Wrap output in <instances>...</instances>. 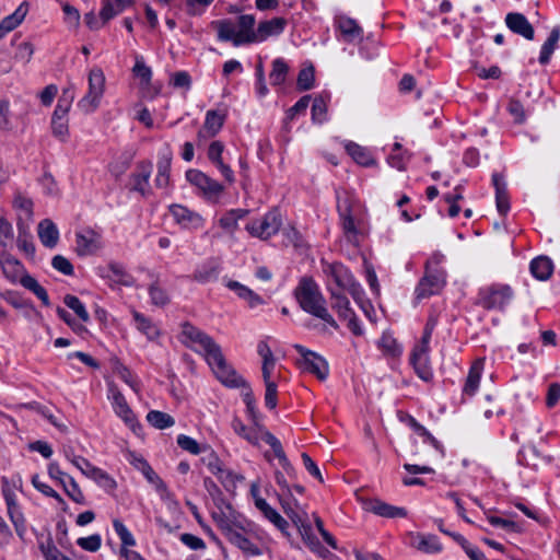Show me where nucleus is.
<instances>
[{
    "instance_id": "obj_1",
    "label": "nucleus",
    "mask_w": 560,
    "mask_h": 560,
    "mask_svg": "<svg viewBox=\"0 0 560 560\" xmlns=\"http://www.w3.org/2000/svg\"><path fill=\"white\" fill-rule=\"evenodd\" d=\"M182 335L188 347L205 355L213 374L223 385L229 387L245 385V381L228 364L220 346L209 335L188 323L183 325Z\"/></svg>"
},
{
    "instance_id": "obj_2",
    "label": "nucleus",
    "mask_w": 560,
    "mask_h": 560,
    "mask_svg": "<svg viewBox=\"0 0 560 560\" xmlns=\"http://www.w3.org/2000/svg\"><path fill=\"white\" fill-rule=\"evenodd\" d=\"M295 298L300 306L315 317L320 318L332 328L337 329L338 324L329 314L326 301L322 295L318 285L311 278H303L295 289Z\"/></svg>"
},
{
    "instance_id": "obj_3",
    "label": "nucleus",
    "mask_w": 560,
    "mask_h": 560,
    "mask_svg": "<svg viewBox=\"0 0 560 560\" xmlns=\"http://www.w3.org/2000/svg\"><path fill=\"white\" fill-rule=\"evenodd\" d=\"M253 427H247L243 421H241L238 418H234L232 421V428L233 431L246 440L248 443H250L254 446H259V442L262 440L266 443H268L271 448L273 450V453L276 457L279 459V463L281 467L290 474L293 468L287 458L284 451L282 448V445L280 441L271 434L267 429H265L262 425L258 423V420L256 422H253Z\"/></svg>"
},
{
    "instance_id": "obj_4",
    "label": "nucleus",
    "mask_w": 560,
    "mask_h": 560,
    "mask_svg": "<svg viewBox=\"0 0 560 560\" xmlns=\"http://www.w3.org/2000/svg\"><path fill=\"white\" fill-rule=\"evenodd\" d=\"M0 266L4 277L12 283H20L33 292L44 305L49 306V298L46 290L38 281L28 275L20 260L10 254V250H1Z\"/></svg>"
},
{
    "instance_id": "obj_5",
    "label": "nucleus",
    "mask_w": 560,
    "mask_h": 560,
    "mask_svg": "<svg viewBox=\"0 0 560 560\" xmlns=\"http://www.w3.org/2000/svg\"><path fill=\"white\" fill-rule=\"evenodd\" d=\"M255 23L256 20L254 15L244 14L238 18L236 24L232 21L223 20L213 22V26L218 31L220 40L232 42L234 46H241L255 43V40L246 39L250 34H255Z\"/></svg>"
},
{
    "instance_id": "obj_6",
    "label": "nucleus",
    "mask_w": 560,
    "mask_h": 560,
    "mask_svg": "<svg viewBox=\"0 0 560 560\" xmlns=\"http://www.w3.org/2000/svg\"><path fill=\"white\" fill-rule=\"evenodd\" d=\"M335 283L343 290H347L354 301L360 305L364 314L372 320L373 307L369 302L363 300V290L361 285L354 280L351 272L341 264H330L324 270Z\"/></svg>"
},
{
    "instance_id": "obj_7",
    "label": "nucleus",
    "mask_w": 560,
    "mask_h": 560,
    "mask_svg": "<svg viewBox=\"0 0 560 560\" xmlns=\"http://www.w3.org/2000/svg\"><path fill=\"white\" fill-rule=\"evenodd\" d=\"M106 78L104 71L95 66L88 72V91L78 102V107L85 114L94 113L105 93Z\"/></svg>"
},
{
    "instance_id": "obj_8",
    "label": "nucleus",
    "mask_w": 560,
    "mask_h": 560,
    "mask_svg": "<svg viewBox=\"0 0 560 560\" xmlns=\"http://www.w3.org/2000/svg\"><path fill=\"white\" fill-rule=\"evenodd\" d=\"M282 224L281 214L277 209H271L262 217L249 221L245 230L253 236L260 240H268L277 234Z\"/></svg>"
},
{
    "instance_id": "obj_9",
    "label": "nucleus",
    "mask_w": 560,
    "mask_h": 560,
    "mask_svg": "<svg viewBox=\"0 0 560 560\" xmlns=\"http://www.w3.org/2000/svg\"><path fill=\"white\" fill-rule=\"evenodd\" d=\"M512 289L506 284H492L480 290L479 304L487 310H502L512 300Z\"/></svg>"
},
{
    "instance_id": "obj_10",
    "label": "nucleus",
    "mask_w": 560,
    "mask_h": 560,
    "mask_svg": "<svg viewBox=\"0 0 560 560\" xmlns=\"http://www.w3.org/2000/svg\"><path fill=\"white\" fill-rule=\"evenodd\" d=\"M441 256L434 255L427 265V273L417 288V298H428L439 293L445 284V275L442 270H431L432 264H439Z\"/></svg>"
},
{
    "instance_id": "obj_11",
    "label": "nucleus",
    "mask_w": 560,
    "mask_h": 560,
    "mask_svg": "<svg viewBox=\"0 0 560 560\" xmlns=\"http://www.w3.org/2000/svg\"><path fill=\"white\" fill-rule=\"evenodd\" d=\"M186 179L208 200L218 201L224 191L223 185L199 170H188Z\"/></svg>"
},
{
    "instance_id": "obj_12",
    "label": "nucleus",
    "mask_w": 560,
    "mask_h": 560,
    "mask_svg": "<svg viewBox=\"0 0 560 560\" xmlns=\"http://www.w3.org/2000/svg\"><path fill=\"white\" fill-rule=\"evenodd\" d=\"M66 95L67 91H65L63 95L59 98L56 109L51 117L52 133L60 141H66L69 136L68 113L73 101L72 94H70L68 97Z\"/></svg>"
},
{
    "instance_id": "obj_13",
    "label": "nucleus",
    "mask_w": 560,
    "mask_h": 560,
    "mask_svg": "<svg viewBox=\"0 0 560 560\" xmlns=\"http://www.w3.org/2000/svg\"><path fill=\"white\" fill-rule=\"evenodd\" d=\"M294 349L301 355L299 365L304 372L314 374L320 381L327 378L329 368L324 358L313 351L307 350L301 345H295Z\"/></svg>"
},
{
    "instance_id": "obj_14",
    "label": "nucleus",
    "mask_w": 560,
    "mask_h": 560,
    "mask_svg": "<svg viewBox=\"0 0 560 560\" xmlns=\"http://www.w3.org/2000/svg\"><path fill=\"white\" fill-rule=\"evenodd\" d=\"M109 399L112 401L115 413L132 430L138 424L137 418L129 407L125 396L115 385L109 386Z\"/></svg>"
},
{
    "instance_id": "obj_15",
    "label": "nucleus",
    "mask_w": 560,
    "mask_h": 560,
    "mask_svg": "<svg viewBox=\"0 0 560 560\" xmlns=\"http://www.w3.org/2000/svg\"><path fill=\"white\" fill-rule=\"evenodd\" d=\"M332 308L337 312L338 316L347 322L349 329L357 336L363 334L353 311L350 308L349 300L340 294L331 292Z\"/></svg>"
},
{
    "instance_id": "obj_16",
    "label": "nucleus",
    "mask_w": 560,
    "mask_h": 560,
    "mask_svg": "<svg viewBox=\"0 0 560 560\" xmlns=\"http://www.w3.org/2000/svg\"><path fill=\"white\" fill-rule=\"evenodd\" d=\"M136 467L143 474L147 480L155 488L161 499L167 503L176 504L173 494L168 491L164 481L155 474L152 467L143 458L136 462Z\"/></svg>"
},
{
    "instance_id": "obj_17",
    "label": "nucleus",
    "mask_w": 560,
    "mask_h": 560,
    "mask_svg": "<svg viewBox=\"0 0 560 560\" xmlns=\"http://www.w3.org/2000/svg\"><path fill=\"white\" fill-rule=\"evenodd\" d=\"M136 467L143 474L147 480L155 488L161 499L167 503L176 504L173 494L168 491L164 481L155 474L152 467L143 458L136 462Z\"/></svg>"
},
{
    "instance_id": "obj_18",
    "label": "nucleus",
    "mask_w": 560,
    "mask_h": 560,
    "mask_svg": "<svg viewBox=\"0 0 560 560\" xmlns=\"http://www.w3.org/2000/svg\"><path fill=\"white\" fill-rule=\"evenodd\" d=\"M285 26L287 20L284 18H272L271 20L260 22L258 27L255 30V34H250L246 39L260 43L270 36L280 35L284 31Z\"/></svg>"
},
{
    "instance_id": "obj_19",
    "label": "nucleus",
    "mask_w": 560,
    "mask_h": 560,
    "mask_svg": "<svg viewBox=\"0 0 560 560\" xmlns=\"http://www.w3.org/2000/svg\"><path fill=\"white\" fill-rule=\"evenodd\" d=\"M101 248V235L93 230H84L75 234V252L79 256L95 254Z\"/></svg>"
},
{
    "instance_id": "obj_20",
    "label": "nucleus",
    "mask_w": 560,
    "mask_h": 560,
    "mask_svg": "<svg viewBox=\"0 0 560 560\" xmlns=\"http://www.w3.org/2000/svg\"><path fill=\"white\" fill-rule=\"evenodd\" d=\"M170 211L174 220L185 229L197 230L203 226V218L184 206L173 205Z\"/></svg>"
},
{
    "instance_id": "obj_21",
    "label": "nucleus",
    "mask_w": 560,
    "mask_h": 560,
    "mask_svg": "<svg viewBox=\"0 0 560 560\" xmlns=\"http://www.w3.org/2000/svg\"><path fill=\"white\" fill-rule=\"evenodd\" d=\"M277 364H261V375L266 387L265 404L268 408L277 407V378L275 370Z\"/></svg>"
},
{
    "instance_id": "obj_22",
    "label": "nucleus",
    "mask_w": 560,
    "mask_h": 560,
    "mask_svg": "<svg viewBox=\"0 0 560 560\" xmlns=\"http://www.w3.org/2000/svg\"><path fill=\"white\" fill-rule=\"evenodd\" d=\"M202 462L206 464L208 469L218 477V479L225 486L232 487L234 486V475L232 471L226 469L220 458L213 452H210L207 456L202 458Z\"/></svg>"
},
{
    "instance_id": "obj_23",
    "label": "nucleus",
    "mask_w": 560,
    "mask_h": 560,
    "mask_svg": "<svg viewBox=\"0 0 560 560\" xmlns=\"http://www.w3.org/2000/svg\"><path fill=\"white\" fill-rule=\"evenodd\" d=\"M506 26L514 33L524 38L534 39V28L528 20L521 13H509L505 18Z\"/></svg>"
},
{
    "instance_id": "obj_24",
    "label": "nucleus",
    "mask_w": 560,
    "mask_h": 560,
    "mask_svg": "<svg viewBox=\"0 0 560 560\" xmlns=\"http://www.w3.org/2000/svg\"><path fill=\"white\" fill-rule=\"evenodd\" d=\"M27 12L28 3L24 1L12 14L2 19L0 22V39L19 26L24 21Z\"/></svg>"
},
{
    "instance_id": "obj_25",
    "label": "nucleus",
    "mask_w": 560,
    "mask_h": 560,
    "mask_svg": "<svg viewBox=\"0 0 560 560\" xmlns=\"http://www.w3.org/2000/svg\"><path fill=\"white\" fill-rule=\"evenodd\" d=\"M225 285L228 289L235 292L240 299L244 300L250 308H255V307L264 304L262 298H260L252 289L242 284L238 281L228 280L225 282Z\"/></svg>"
},
{
    "instance_id": "obj_26",
    "label": "nucleus",
    "mask_w": 560,
    "mask_h": 560,
    "mask_svg": "<svg viewBox=\"0 0 560 560\" xmlns=\"http://www.w3.org/2000/svg\"><path fill=\"white\" fill-rule=\"evenodd\" d=\"M37 234L40 243L48 248H54L58 244L59 231L50 219H44L38 223Z\"/></svg>"
},
{
    "instance_id": "obj_27",
    "label": "nucleus",
    "mask_w": 560,
    "mask_h": 560,
    "mask_svg": "<svg viewBox=\"0 0 560 560\" xmlns=\"http://www.w3.org/2000/svg\"><path fill=\"white\" fill-rule=\"evenodd\" d=\"M247 215V210L244 209H232L224 212L218 220V224L221 230L233 236L235 231L238 229V221Z\"/></svg>"
},
{
    "instance_id": "obj_28",
    "label": "nucleus",
    "mask_w": 560,
    "mask_h": 560,
    "mask_svg": "<svg viewBox=\"0 0 560 560\" xmlns=\"http://www.w3.org/2000/svg\"><path fill=\"white\" fill-rule=\"evenodd\" d=\"M410 362L420 378L429 381L432 377L429 355L425 353L424 348H415L410 357Z\"/></svg>"
},
{
    "instance_id": "obj_29",
    "label": "nucleus",
    "mask_w": 560,
    "mask_h": 560,
    "mask_svg": "<svg viewBox=\"0 0 560 560\" xmlns=\"http://www.w3.org/2000/svg\"><path fill=\"white\" fill-rule=\"evenodd\" d=\"M365 509L384 517H405L407 515L404 508L393 506L377 499L368 501L365 503Z\"/></svg>"
},
{
    "instance_id": "obj_30",
    "label": "nucleus",
    "mask_w": 560,
    "mask_h": 560,
    "mask_svg": "<svg viewBox=\"0 0 560 560\" xmlns=\"http://www.w3.org/2000/svg\"><path fill=\"white\" fill-rule=\"evenodd\" d=\"M131 5H133V0H103L100 18L103 23H108Z\"/></svg>"
},
{
    "instance_id": "obj_31",
    "label": "nucleus",
    "mask_w": 560,
    "mask_h": 560,
    "mask_svg": "<svg viewBox=\"0 0 560 560\" xmlns=\"http://www.w3.org/2000/svg\"><path fill=\"white\" fill-rule=\"evenodd\" d=\"M228 539L244 551L245 556H258V548L244 535L243 529L235 527L229 532Z\"/></svg>"
},
{
    "instance_id": "obj_32",
    "label": "nucleus",
    "mask_w": 560,
    "mask_h": 560,
    "mask_svg": "<svg viewBox=\"0 0 560 560\" xmlns=\"http://www.w3.org/2000/svg\"><path fill=\"white\" fill-rule=\"evenodd\" d=\"M113 526H114L116 534L119 536V538L121 540V545H122L121 556L125 557L126 559H131V558L136 557V553L128 549L129 547H133L136 545L132 534L128 530V528L119 520H114Z\"/></svg>"
},
{
    "instance_id": "obj_33",
    "label": "nucleus",
    "mask_w": 560,
    "mask_h": 560,
    "mask_svg": "<svg viewBox=\"0 0 560 560\" xmlns=\"http://www.w3.org/2000/svg\"><path fill=\"white\" fill-rule=\"evenodd\" d=\"M2 494L4 497L8 508L18 505L16 492L22 487V479L20 476L3 477L2 480Z\"/></svg>"
},
{
    "instance_id": "obj_34",
    "label": "nucleus",
    "mask_w": 560,
    "mask_h": 560,
    "mask_svg": "<svg viewBox=\"0 0 560 560\" xmlns=\"http://www.w3.org/2000/svg\"><path fill=\"white\" fill-rule=\"evenodd\" d=\"M492 180L495 187L497 209L501 214H506L510 209V202L503 177L499 174H494Z\"/></svg>"
},
{
    "instance_id": "obj_35",
    "label": "nucleus",
    "mask_w": 560,
    "mask_h": 560,
    "mask_svg": "<svg viewBox=\"0 0 560 560\" xmlns=\"http://www.w3.org/2000/svg\"><path fill=\"white\" fill-rule=\"evenodd\" d=\"M225 119V115L218 110H209L206 115V120L203 125V129L199 132V135H203L206 137L215 136L223 126Z\"/></svg>"
},
{
    "instance_id": "obj_36",
    "label": "nucleus",
    "mask_w": 560,
    "mask_h": 560,
    "mask_svg": "<svg viewBox=\"0 0 560 560\" xmlns=\"http://www.w3.org/2000/svg\"><path fill=\"white\" fill-rule=\"evenodd\" d=\"M349 155L362 166H373L376 164L375 160L372 158L370 151L354 142H347L345 145Z\"/></svg>"
},
{
    "instance_id": "obj_37",
    "label": "nucleus",
    "mask_w": 560,
    "mask_h": 560,
    "mask_svg": "<svg viewBox=\"0 0 560 560\" xmlns=\"http://www.w3.org/2000/svg\"><path fill=\"white\" fill-rule=\"evenodd\" d=\"M13 207L18 211V221L22 217V223L28 225L33 218V201L18 192L13 199Z\"/></svg>"
},
{
    "instance_id": "obj_38",
    "label": "nucleus",
    "mask_w": 560,
    "mask_h": 560,
    "mask_svg": "<svg viewBox=\"0 0 560 560\" xmlns=\"http://www.w3.org/2000/svg\"><path fill=\"white\" fill-rule=\"evenodd\" d=\"M483 371V360L479 359L477 360L470 368L466 383L464 386V393L471 396L474 395L478 387L481 380V374Z\"/></svg>"
},
{
    "instance_id": "obj_39",
    "label": "nucleus",
    "mask_w": 560,
    "mask_h": 560,
    "mask_svg": "<svg viewBox=\"0 0 560 560\" xmlns=\"http://www.w3.org/2000/svg\"><path fill=\"white\" fill-rule=\"evenodd\" d=\"M256 508L264 514V516L269 520L277 528H279L282 533L288 525L287 521L275 510L272 509L265 499L257 498Z\"/></svg>"
},
{
    "instance_id": "obj_40",
    "label": "nucleus",
    "mask_w": 560,
    "mask_h": 560,
    "mask_svg": "<svg viewBox=\"0 0 560 560\" xmlns=\"http://www.w3.org/2000/svg\"><path fill=\"white\" fill-rule=\"evenodd\" d=\"M23 218L21 217L18 223L19 226V236L16 240L18 247L22 250L26 256H34L35 254V245L33 243V237L28 231V225H24L22 223Z\"/></svg>"
},
{
    "instance_id": "obj_41",
    "label": "nucleus",
    "mask_w": 560,
    "mask_h": 560,
    "mask_svg": "<svg viewBox=\"0 0 560 560\" xmlns=\"http://www.w3.org/2000/svg\"><path fill=\"white\" fill-rule=\"evenodd\" d=\"M171 162L172 158L170 154L163 155L158 162V173L154 182L155 186L160 189H164L170 185Z\"/></svg>"
},
{
    "instance_id": "obj_42",
    "label": "nucleus",
    "mask_w": 560,
    "mask_h": 560,
    "mask_svg": "<svg viewBox=\"0 0 560 560\" xmlns=\"http://www.w3.org/2000/svg\"><path fill=\"white\" fill-rule=\"evenodd\" d=\"M152 166L150 163H143L139 167V172L133 177V188L142 196L150 192L149 179L151 176Z\"/></svg>"
},
{
    "instance_id": "obj_43",
    "label": "nucleus",
    "mask_w": 560,
    "mask_h": 560,
    "mask_svg": "<svg viewBox=\"0 0 560 560\" xmlns=\"http://www.w3.org/2000/svg\"><path fill=\"white\" fill-rule=\"evenodd\" d=\"M553 270L552 261L548 257H537L530 264V271L538 280H547Z\"/></svg>"
},
{
    "instance_id": "obj_44",
    "label": "nucleus",
    "mask_w": 560,
    "mask_h": 560,
    "mask_svg": "<svg viewBox=\"0 0 560 560\" xmlns=\"http://www.w3.org/2000/svg\"><path fill=\"white\" fill-rule=\"evenodd\" d=\"M133 75L140 80L141 89H148L151 83L152 70L144 62L142 56L137 55L135 57V66L132 68Z\"/></svg>"
},
{
    "instance_id": "obj_45",
    "label": "nucleus",
    "mask_w": 560,
    "mask_h": 560,
    "mask_svg": "<svg viewBox=\"0 0 560 560\" xmlns=\"http://www.w3.org/2000/svg\"><path fill=\"white\" fill-rule=\"evenodd\" d=\"M226 510L228 512L221 511L219 513L213 512L212 514L214 522L217 523L219 528L224 533L225 536L229 535L230 530H233L236 527V515L234 511L230 506H228Z\"/></svg>"
},
{
    "instance_id": "obj_46",
    "label": "nucleus",
    "mask_w": 560,
    "mask_h": 560,
    "mask_svg": "<svg viewBox=\"0 0 560 560\" xmlns=\"http://www.w3.org/2000/svg\"><path fill=\"white\" fill-rule=\"evenodd\" d=\"M560 38V26H555L547 38V40L541 46V51L539 56V61L542 65L549 62L552 52L555 51L557 44Z\"/></svg>"
},
{
    "instance_id": "obj_47",
    "label": "nucleus",
    "mask_w": 560,
    "mask_h": 560,
    "mask_svg": "<svg viewBox=\"0 0 560 560\" xmlns=\"http://www.w3.org/2000/svg\"><path fill=\"white\" fill-rule=\"evenodd\" d=\"M14 244V231L12 224L0 215V246L2 250H10Z\"/></svg>"
},
{
    "instance_id": "obj_48",
    "label": "nucleus",
    "mask_w": 560,
    "mask_h": 560,
    "mask_svg": "<svg viewBox=\"0 0 560 560\" xmlns=\"http://www.w3.org/2000/svg\"><path fill=\"white\" fill-rule=\"evenodd\" d=\"M61 9L63 12V22L67 27L71 31H78L81 22L79 10L69 2H61Z\"/></svg>"
},
{
    "instance_id": "obj_49",
    "label": "nucleus",
    "mask_w": 560,
    "mask_h": 560,
    "mask_svg": "<svg viewBox=\"0 0 560 560\" xmlns=\"http://www.w3.org/2000/svg\"><path fill=\"white\" fill-rule=\"evenodd\" d=\"M133 318L137 323V328L141 332H143L149 339L153 340L159 337V328L150 319L145 318L138 312H133Z\"/></svg>"
},
{
    "instance_id": "obj_50",
    "label": "nucleus",
    "mask_w": 560,
    "mask_h": 560,
    "mask_svg": "<svg viewBox=\"0 0 560 560\" xmlns=\"http://www.w3.org/2000/svg\"><path fill=\"white\" fill-rule=\"evenodd\" d=\"M148 422L156 429H166L173 427L175 420L168 413L152 410L147 415Z\"/></svg>"
},
{
    "instance_id": "obj_51",
    "label": "nucleus",
    "mask_w": 560,
    "mask_h": 560,
    "mask_svg": "<svg viewBox=\"0 0 560 560\" xmlns=\"http://www.w3.org/2000/svg\"><path fill=\"white\" fill-rule=\"evenodd\" d=\"M85 477L94 480L97 485L106 489H114L116 487L115 480L107 472L94 465H92Z\"/></svg>"
},
{
    "instance_id": "obj_52",
    "label": "nucleus",
    "mask_w": 560,
    "mask_h": 560,
    "mask_svg": "<svg viewBox=\"0 0 560 560\" xmlns=\"http://www.w3.org/2000/svg\"><path fill=\"white\" fill-rule=\"evenodd\" d=\"M289 71V67L285 63V61L281 58H277L272 62V70L270 72V81L272 85H280L282 84L285 79Z\"/></svg>"
},
{
    "instance_id": "obj_53",
    "label": "nucleus",
    "mask_w": 560,
    "mask_h": 560,
    "mask_svg": "<svg viewBox=\"0 0 560 560\" xmlns=\"http://www.w3.org/2000/svg\"><path fill=\"white\" fill-rule=\"evenodd\" d=\"M413 546L421 551L432 553L441 550V545L435 536H418L413 540Z\"/></svg>"
},
{
    "instance_id": "obj_54",
    "label": "nucleus",
    "mask_w": 560,
    "mask_h": 560,
    "mask_svg": "<svg viewBox=\"0 0 560 560\" xmlns=\"http://www.w3.org/2000/svg\"><path fill=\"white\" fill-rule=\"evenodd\" d=\"M378 346L381 350L389 357H398L401 353V347L397 340L389 334H383Z\"/></svg>"
},
{
    "instance_id": "obj_55",
    "label": "nucleus",
    "mask_w": 560,
    "mask_h": 560,
    "mask_svg": "<svg viewBox=\"0 0 560 560\" xmlns=\"http://www.w3.org/2000/svg\"><path fill=\"white\" fill-rule=\"evenodd\" d=\"M217 275L218 267L214 264H205L195 270L192 279L197 282L205 283L214 279Z\"/></svg>"
},
{
    "instance_id": "obj_56",
    "label": "nucleus",
    "mask_w": 560,
    "mask_h": 560,
    "mask_svg": "<svg viewBox=\"0 0 560 560\" xmlns=\"http://www.w3.org/2000/svg\"><path fill=\"white\" fill-rule=\"evenodd\" d=\"M63 303L69 308H71L79 316V318L82 322L86 323L90 320V315H89L85 306L82 304V302L77 296L67 294L63 298Z\"/></svg>"
},
{
    "instance_id": "obj_57",
    "label": "nucleus",
    "mask_w": 560,
    "mask_h": 560,
    "mask_svg": "<svg viewBox=\"0 0 560 560\" xmlns=\"http://www.w3.org/2000/svg\"><path fill=\"white\" fill-rule=\"evenodd\" d=\"M315 71L313 66L304 67L298 77V88L301 91H307L313 88L315 80Z\"/></svg>"
},
{
    "instance_id": "obj_58",
    "label": "nucleus",
    "mask_w": 560,
    "mask_h": 560,
    "mask_svg": "<svg viewBox=\"0 0 560 560\" xmlns=\"http://www.w3.org/2000/svg\"><path fill=\"white\" fill-rule=\"evenodd\" d=\"M65 492L78 504H84L85 498L79 485L72 477H68V482L62 485Z\"/></svg>"
},
{
    "instance_id": "obj_59",
    "label": "nucleus",
    "mask_w": 560,
    "mask_h": 560,
    "mask_svg": "<svg viewBox=\"0 0 560 560\" xmlns=\"http://www.w3.org/2000/svg\"><path fill=\"white\" fill-rule=\"evenodd\" d=\"M327 116V103L323 96L316 97L312 106V119L316 124L325 121Z\"/></svg>"
},
{
    "instance_id": "obj_60",
    "label": "nucleus",
    "mask_w": 560,
    "mask_h": 560,
    "mask_svg": "<svg viewBox=\"0 0 560 560\" xmlns=\"http://www.w3.org/2000/svg\"><path fill=\"white\" fill-rule=\"evenodd\" d=\"M177 444L179 445V447L194 455H198L205 450V447H201L195 439L185 434H180L177 436Z\"/></svg>"
},
{
    "instance_id": "obj_61",
    "label": "nucleus",
    "mask_w": 560,
    "mask_h": 560,
    "mask_svg": "<svg viewBox=\"0 0 560 560\" xmlns=\"http://www.w3.org/2000/svg\"><path fill=\"white\" fill-rule=\"evenodd\" d=\"M8 513H9V516H10L12 523L15 526V530H16L18 535L20 537H23L24 530H25V526H24L25 520H24L22 512L20 511L19 505L8 508Z\"/></svg>"
},
{
    "instance_id": "obj_62",
    "label": "nucleus",
    "mask_w": 560,
    "mask_h": 560,
    "mask_svg": "<svg viewBox=\"0 0 560 560\" xmlns=\"http://www.w3.org/2000/svg\"><path fill=\"white\" fill-rule=\"evenodd\" d=\"M32 483L43 494L56 499L60 504L65 503L63 499L51 487L43 482L38 475L32 477Z\"/></svg>"
},
{
    "instance_id": "obj_63",
    "label": "nucleus",
    "mask_w": 560,
    "mask_h": 560,
    "mask_svg": "<svg viewBox=\"0 0 560 560\" xmlns=\"http://www.w3.org/2000/svg\"><path fill=\"white\" fill-rule=\"evenodd\" d=\"M257 353L261 359V364H277V359L267 341L261 340L258 342Z\"/></svg>"
},
{
    "instance_id": "obj_64",
    "label": "nucleus",
    "mask_w": 560,
    "mask_h": 560,
    "mask_svg": "<svg viewBox=\"0 0 560 560\" xmlns=\"http://www.w3.org/2000/svg\"><path fill=\"white\" fill-rule=\"evenodd\" d=\"M149 294L152 303L156 306H164L168 303V296L166 292L156 284H152L149 288Z\"/></svg>"
}]
</instances>
